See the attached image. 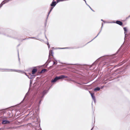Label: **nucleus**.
<instances>
[{
  "label": "nucleus",
  "instance_id": "obj_1",
  "mask_svg": "<svg viewBox=\"0 0 130 130\" xmlns=\"http://www.w3.org/2000/svg\"><path fill=\"white\" fill-rule=\"evenodd\" d=\"M30 89V88H29V90L28 92L26 93L25 94V95L23 100L22 101L21 103H23L24 101V99L26 98H27V99H28V100H30V102L31 103V104H32L33 103L34 101V100L35 98L37 96V92H35L32 96L30 98V99L29 98V90Z\"/></svg>",
  "mask_w": 130,
  "mask_h": 130
},
{
  "label": "nucleus",
  "instance_id": "obj_2",
  "mask_svg": "<svg viewBox=\"0 0 130 130\" xmlns=\"http://www.w3.org/2000/svg\"><path fill=\"white\" fill-rule=\"evenodd\" d=\"M50 87L47 90H45L41 93L40 95L38 96V98L39 100V103L40 104L41 101L43 99L44 95L47 93L48 90L50 89Z\"/></svg>",
  "mask_w": 130,
  "mask_h": 130
},
{
  "label": "nucleus",
  "instance_id": "obj_3",
  "mask_svg": "<svg viewBox=\"0 0 130 130\" xmlns=\"http://www.w3.org/2000/svg\"><path fill=\"white\" fill-rule=\"evenodd\" d=\"M53 53V52L52 50H50L49 51V54L48 56V59L47 60V61L45 63L44 65H43V66H45V67H46L49 63L50 62L51 60L50 59V56L51 55L53 56V55H51V54H52Z\"/></svg>",
  "mask_w": 130,
  "mask_h": 130
},
{
  "label": "nucleus",
  "instance_id": "obj_4",
  "mask_svg": "<svg viewBox=\"0 0 130 130\" xmlns=\"http://www.w3.org/2000/svg\"><path fill=\"white\" fill-rule=\"evenodd\" d=\"M107 23H116L120 26H122L123 25V23L121 21H119L117 20L116 21V22L114 21H112V22H106Z\"/></svg>",
  "mask_w": 130,
  "mask_h": 130
},
{
  "label": "nucleus",
  "instance_id": "obj_5",
  "mask_svg": "<svg viewBox=\"0 0 130 130\" xmlns=\"http://www.w3.org/2000/svg\"><path fill=\"white\" fill-rule=\"evenodd\" d=\"M9 70L10 71H14L15 72H22V71L20 70H14V69H1V70L2 71H3L4 70V71H6V70Z\"/></svg>",
  "mask_w": 130,
  "mask_h": 130
},
{
  "label": "nucleus",
  "instance_id": "obj_6",
  "mask_svg": "<svg viewBox=\"0 0 130 130\" xmlns=\"http://www.w3.org/2000/svg\"><path fill=\"white\" fill-rule=\"evenodd\" d=\"M56 78L57 79V80H59L64 78H68V77L67 76H65L64 75H61L60 76H56Z\"/></svg>",
  "mask_w": 130,
  "mask_h": 130
},
{
  "label": "nucleus",
  "instance_id": "obj_7",
  "mask_svg": "<svg viewBox=\"0 0 130 130\" xmlns=\"http://www.w3.org/2000/svg\"><path fill=\"white\" fill-rule=\"evenodd\" d=\"M91 95V96L94 102L95 103V101H96V99L94 95V93H91L90 92V91H89Z\"/></svg>",
  "mask_w": 130,
  "mask_h": 130
},
{
  "label": "nucleus",
  "instance_id": "obj_8",
  "mask_svg": "<svg viewBox=\"0 0 130 130\" xmlns=\"http://www.w3.org/2000/svg\"><path fill=\"white\" fill-rule=\"evenodd\" d=\"M57 3L55 1H53L51 4L50 5L52 7H54L56 6Z\"/></svg>",
  "mask_w": 130,
  "mask_h": 130
},
{
  "label": "nucleus",
  "instance_id": "obj_9",
  "mask_svg": "<svg viewBox=\"0 0 130 130\" xmlns=\"http://www.w3.org/2000/svg\"><path fill=\"white\" fill-rule=\"evenodd\" d=\"M10 123V122L7 120H3L2 122V124H9Z\"/></svg>",
  "mask_w": 130,
  "mask_h": 130
},
{
  "label": "nucleus",
  "instance_id": "obj_10",
  "mask_svg": "<svg viewBox=\"0 0 130 130\" xmlns=\"http://www.w3.org/2000/svg\"><path fill=\"white\" fill-rule=\"evenodd\" d=\"M37 71V69L35 68H33L32 70V74H34L36 73Z\"/></svg>",
  "mask_w": 130,
  "mask_h": 130
},
{
  "label": "nucleus",
  "instance_id": "obj_11",
  "mask_svg": "<svg viewBox=\"0 0 130 130\" xmlns=\"http://www.w3.org/2000/svg\"><path fill=\"white\" fill-rule=\"evenodd\" d=\"M57 81V79L56 77L54 79H52V80L51 81V82L52 83H54L56 82Z\"/></svg>",
  "mask_w": 130,
  "mask_h": 130
},
{
  "label": "nucleus",
  "instance_id": "obj_12",
  "mask_svg": "<svg viewBox=\"0 0 130 130\" xmlns=\"http://www.w3.org/2000/svg\"><path fill=\"white\" fill-rule=\"evenodd\" d=\"M47 71V70L45 69H43L40 72V73H42L46 72Z\"/></svg>",
  "mask_w": 130,
  "mask_h": 130
},
{
  "label": "nucleus",
  "instance_id": "obj_13",
  "mask_svg": "<svg viewBox=\"0 0 130 130\" xmlns=\"http://www.w3.org/2000/svg\"><path fill=\"white\" fill-rule=\"evenodd\" d=\"M100 88L99 87H97L94 89V91H99L100 90Z\"/></svg>",
  "mask_w": 130,
  "mask_h": 130
},
{
  "label": "nucleus",
  "instance_id": "obj_14",
  "mask_svg": "<svg viewBox=\"0 0 130 130\" xmlns=\"http://www.w3.org/2000/svg\"><path fill=\"white\" fill-rule=\"evenodd\" d=\"M6 0H4L3 1V2L0 4V7L1 8L2 6L4 4H5L6 2H5V1Z\"/></svg>",
  "mask_w": 130,
  "mask_h": 130
},
{
  "label": "nucleus",
  "instance_id": "obj_15",
  "mask_svg": "<svg viewBox=\"0 0 130 130\" xmlns=\"http://www.w3.org/2000/svg\"><path fill=\"white\" fill-rule=\"evenodd\" d=\"M35 76L34 75H32L30 74V75L28 76H27L30 79H31L32 78V76Z\"/></svg>",
  "mask_w": 130,
  "mask_h": 130
},
{
  "label": "nucleus",
  "instance_id": "obj_16",
  "mask_svg": "<svg viewBox=\"0 0 130 130\" xmlns=\"http://www.w3.org/2000/svg\"><path fill=\"white\" fill-rule=\"evenodd\" d=\"M101 30H100V31L99 32V33L91 41H90V42H88V43H87V44H88V43H89L90 42H91V41H92L95 38H96L98 36V35H99V34L100 33V32H101Z\"/></svg>",
  "mask_w": 130,
  "mask_h": 130
},
{
  "label": "nucleus",
  "instance_id": "obj_17",
  "mask_svg": "<svg viewBox=\"0 0 130 130\" xmlns=\"http://www.w3.org/2000/svg\"><path fill=\"white\" fill-rule=\"evenodd\" d=\"M123 29L124 31V34H125H125L127 31V29L126 27H124Z\"/></svg>",
  "mask_w": 130,
  "mask_h": 130
},
{
  "label": "nucleus",
  "instance_id": "obj_18",
  "mask_svg": "<svg viewBox=\"0 0 130 130\" xmlns=\"http://www.w3.org/2000/svg\"><path fill=\"white\" fill-rule=\"evenodd\" d=\"M51 12H50V11H49V12H48V15H47V18H46V22L45 23V26H46V22H47V19L48 18V16L49 15V14H50V13Z\"/></svg>",
  "mask_w": 130,
  "mask_h": 130
},
{
  "label": "nucleus",
  "instance_id": "obj_19",
  "mask_svg": "<svg viewBox=\"0 0 130 130\" xmlns=\"http://www.w3.org/2000/svg\"><path fill=\"white\" fill-rule=\"evenodd\" d=\"M100 58H99L98 59H97V60L96 61L94 62L93 63V64H92V65H94L95 63H97L98 62V61L99 60V59Z\"/></svg>",
  "mask_w": 130,
  "mask_h": 130
},
{
  "label": "nucleus",
  "instance_id": "obj_20",
  "mask_svg": "<svg viewBox=\"0 0 130 130\" xmlns=\"http://www.w3.org/2000/svg\"><path fill=\"white\" fill-rule=\"evenodd\" d=\"M70 48L68 47H66L64 48H58L59 49H69Z\"/></svg>",
  "mask_w": 130,
  "mask_h": 130
},
{
  "label": "nucleus",
  "instance_id": "obj_21",
  "mask_svg": "<svg viewBox=\"0 0 130 130\" xmlns=\"http://www.w3.org/2000/svg\"><path fill=\"white\" fill-rule=\"evenodd\" d=\"M124 63V62H123L122 63H120V64H119L118 65H117V66H115V67H118L120 66H121V65L123 64Z\"/></svg>",
  "mask_w": 130,
  "mask_h": 130
},
{
  "label": "nucleus",
  "instance_id": "obj_22",
  "mask_svg": "<svg viewBox=\"0 0 130 130\" xmlns=\"http://www.w3.org/2000/svg\"><path fill=\"white\" fill-rule=\"evenodd\" d=\"M57 64V62H55L54 61H53V65H56Z\"/></svg>",
  "mask_w": 130,
  "mask_h": 130
},
{
  "label": "nucleus",
  "instance_id": "obj_23",
  "mask_svg": "<svg viewBox=\"0 0 130 130\" xmlns=\"http://www.w3.org/2000/svg\"><path fill=\"white\" fill-rule=\"evenodd\" d=\"M87 6L89 7V8H90V9L93 12H95L92 9V8L90 7L89 5H87Z\"/></svg>",
  "mask_w": 130,
  "mask_h": 130
},
{
  "label": "nucleus",
  "instance_id": "obj_24",
  "mask_svg": "<svg viewBox=\"0 0 130 130\" xmlns=\"http://www.w3.org/2000/svg\"><path fill=\"white\" fill-rule=\"evenodd\" d=\"M120 69H121V68H119V69H116L115 70V72H117L118 71L120 70H121Z\"/></svg>",
  "mask_w": 130,
  "mask_h": 130
},
{
  "label": "nucleus",
  "instance_id": "obj_25",
  "mask_svg": "<svg viewBox=\"0 0 130 130\" xmlns=\"http://www.w3.org/2000/svg\"><path fill=\"white\" fill-rule=\"evenodd\" d=\"M18 58H19V62H20V59L19 57V51H18Z\"/></svg>",
  "mask_w": 130,
  "mask_h": 130
},
{
  "label": "nucleus",
  "instance_id": "obj_26",
  "mask_svg": "<svg viewBox=\"0 0 130 130\" xmlns=\"http://www.w3.org/2000/svg\"><path fill=\"white\" fill-rule=\"evenodd\" d=\"M29 39V38H26L25 39H23L22 41L24 40H27V39Z\"/></svg>",
  "mask_w": 130,
  "mask_h": 130
},
{
  "label": "nucleus",
  "instance_id": "obj_27",
  "mask_svg": "<svg viewBox=\"0 0 130 130\" xmlns=\"http://www.w3.org/2000/svg\"><path fill=\"white\" fill-rule=\"evenodd\" d=\"M53 7H51L50 9V12H51V11H52V10L53 9Z\"/></svg>",
  "mask_w": 130,
  "mask_h": 130
},
{
  "label": "nucleus",
  "instance_id": "obj_28",
  "mask_svg": "<svg viewBox=\"0 0 130 130\" xmlns=\"http://www.w3.org/2000/svg\"><path fill=\"white\" fill-rule=\"evenodd\" d=\"M103 23H102V26L101 27V31L102 30V28L103 27Z\"/></svg>",
  "mask_w": 130,
  "mask_h": 130
},
{
  "label": "nucleus",
  "instance_id": "obj_29",
  "mask_svg": "<svg viewBox=\"0 0 130 130\" xmlns=\"http://www.w3.org/2000/svg\"><path fill=\"white\" fill-rule=\"evenodd\" d=\"M37 39V40H39V39ZM40 40V41H42V42H44V40H42V39H41V40Z\"/></svg>",
  "mask_w": 130,
  "mask_h": 130
},
{
  "label": "nucleus",
  "instance_id": "obj_30",
  "mask_svg": "<svg viewBox=\"0 0 130 130\" xmlns=\"http://www.w3.org/2000/svg\"><path fill=\"white\" fill-rule=\"evenodd\" d=\"M29 38H31V39H35V37H29Z\"/></svg>",
  "mask_w": 130,
  "mask_h": 130
},
{
  "label": "nucleus",
  "instance_id": "obj_31",
  "mask_svg": "<svg viewBox=\"0 0 130 130\" xmlns=\"http://www.w3.org/2000/svg\"><path fill=\"white\" fill-rule=\"evenodd\" d=\"M32 84V81H31V80H30V85H31V84Z\"/></svg>",
  "mask_w": 130,
  "mask_h": 130
},
{
  "label": "nucleus",
  "instance_id": "obj_32",
  "mask_svg": "<svg viewBox=\"0 0 130 130\" xmlns=\"http://www.w3.org/2000/svg\"><path fill=\"white\" fill-rule=\"evenodd\" d=\"M75 82L76 83H77L78 84H80V85H81V84L79 83H78L77 82Z\"/></svg>",
  "mask_w": 130,
  "mask_h": 130
},
{
  "label": "nucleus",
  "instance_id": "obj_33",
  "mask_svg": "<svg viewBox=\"0 0 130 130\" xmlns=\"http://www.w3.org/2000/svg\"><path fill=\"white\" fill-rule=\"evenodd\" d=\"M119 52V50L117 51V52L115 54L116 55V54H117Z\"/></svg>",
  "mask_w": 130,
  "mask_h": 130
},
{
  "label": "nucleus",
  "instance_id": "obj_34",
  "mask_svg": "<svg viewBox=\"0 0 130 130\" xmlns=\"http://www.w3.org/2000/svg\"><path fill=\"white\" fill-rule=\"evenodd\" d=\"M9 37H12V38H15L14 37H13V36H10ZM15 39H16V38H15Z\"/></svg>",
  "mask_w": 130,
  "mask_h": 130
},
{
  "label": "nucleus",
  "instance_id": "obj_35",
  "mask_svg": "<svg viewBox=\"0 0 130 130\" xmlns=\"http://www.w3.org/2000/svg\"><path fill=\"white\" fill-rule=\"evenodd\" d=\"M23 72L24 73H25V75L26 76H28V75L26 74V73H25V72Z\"/></svg>",
  "mask_w": 130,
  "mask_h": 130
},
{
  "label": "nucleus",
  "instance_id": "obj_36",
  "mask_svg": "<svg viewBox=\"0 0 130 130\" xmlns=\"http://www.w3.org/2000/svg\"><path fill=\"white\" fill-rule=\"evenodd\" d=\"M54 60L56 61V62H57V60L55 59V58H54Z\"/></svg>",
  "mask_w": 130,
  "mask_h": 130
},
{
  "label": "nucleus",
  "instance_id": "obj_37",
  "mask_svg": "<svg viewBox=\"0 0 130 130\" xmlns=\"http://www.w3.org/2000/svg\"><path fill=\"white\" fill-rule=\"evenodd\" d=\"M53 66V65L52 66H50L49 68H51Z\"/></svg>",
  "mask_w": 130,
  "mask_h": 130
},
{
  "label": "nucleus",
  "instance_id": "obj_38",
  "mask_svg": "<svg viewBox=\"0 0 130 130\" xmlns=\"http://www.w3.org/2000/svg\"><path fill=\"white\" fill-rule=\"evenodd\" d=\"M104 87V86H101V89H102V88H103Z\"/></svg>",
  "mask_w": 130,
  "mask_h": 130
},
{
  "label": "nucleus",
  "instance_id": "obj_39",
  "mask_svg": "<svg viewBox=\"0 0 130 130\" xmlns=\"http://www.w3.org/2000/svg\"><path fill=\"white\" fill-rule=\"evenodd\" d=\"M45 37L46 38L47 40H48L47 39V37H46V36L45 35Z\"/></svg>",
  "mask_w": 130,
  "mask_h": 130
},
{
  "label": "nucleus",
  "instance_id": "obj_40",
  "mask_svg": "<svg viewBox=\"0 0 130 130\" xmlns=\"http://www.w3.org/2000/svg\"><path fill=\"white\" fill-rule=\"evenodd\" d=\"M31 113H30V112L29 114L27 115V116H28L29 115V114H30V115L31 114Z\"/></svg>",
  "mask_w": 130,
  "mask_h": 130
},
{
  "label": "nucleus",
  "instance_id": "obj_41",
  "mask_svg": "<svg viewBox=\"0 0 130 130\" xmlns=\"http://www.w3.org/2000/svg\"><path fill=\"white\" fill-rule=\"evenodd\" d=\"M48 48H50V45H48Z\"/></svg>",
  "mask_w": 130,
  "mask_h": 130
},
{
  "label": "nucleus",
  "instance_id": "obj_42",
  "mask_svg": "<svg viewBox=\"0 0 130 130\" xmlns=\"http://www.w3.org/2000/svg\"><path fill=\"white\" fill-rule=\"evenodd\" d=\"M47 45H49V43H48V42L47 43Z\"/></svg>",
  "mask_w": 130,
  "mask_h": 130
},
{
  "label": "nucleus",
  "instance_id": "obj_43",
  "mask_svg": "<svg viewBox=\"0 0 130 130\" xmlns=\"http://www.w3.org/2000/svg\"><path fill=\"white\" fill-rule=\"evenodd\" d=\"M94 128V127H93L91 129V130H92V129H93V128Z\"/></svg>",
  "mask_w": 130,
  "mask_h": 130
},
{
  "label": "nucleus",
  "instance_id": "obj_44",
  "mask_svg": "<svg viewBox=\"0 0 130 130\" xmlns=\"http://www.w3.org/2000/svg\"><path fill=\"white\" fill-rule=\"evenodd\" d=\"M101 21H103H103H104V20H103V19H101Z\"/></svg>",
  "mask_w": 130,
  "mask_h": 130
},
{
  "label": "nucleus",
  "instance_id": "obj_45",
  "mask_svg": "<svg viewBox=\"0 0 130 130\" xmlns=\"http://www.w3.org/2000/svg\"><path fill=\"white\" fill-rule=\"evenodd\" d=\"M85 2V3H86V4L87 5H88V4L87 3H86V2Z\"/></svg>",
  "mask_w": 130,
  "mask_h": 130
},
{
  "label": "nucleus",
  "instance_id": "obj_46",
  "mask_svg": "<svg viewBox=\"0 0 130 130\" xmlns=\"http://www.w3.org/2000/svg\"><path fill=\"white\" fill-rule=\"evenodd\" d=\"M85 2V3H86V4L87 5H88V4L87 3H86V2Z\"/></svg>",
  "mask_w": 130,
  "mask_h": 130
},
{
  "label": "nucleus",
  "instance_id": "obj_47",
  "mask_svg": "<svg viewBox=\"0 0 130 130\" xmlns=\"http://www.w3.org/2000/svg\"><path fill=\"white\" fill-rule=\"evenodd\" d=\"M129 18V17H127V18H126V19H128Z\"/></svg>",
  "mask_w": 130,
  "mask_h": 130
},
{
  "label": "nucleus",
  "instance_id": "obj_48",
  "mask_svg": "<svg viewBox=\"0 0 130 130\" xmlns=\"http://www.w3.org/2000/svg\"><path fill=\"white\" fill-rule=\"evenodd\" d=\"M104 23H106V22L105 21H103V22Z\"/></svg>",
  "mask_w": 130,
  "mask_h": 130
},
{
  "label": "nucleus",
  "instance_id": "obj_49",
  "mask_svg": "<svg viewBox=\"0 0 130 130\" xmlns=\"http://www.w3.org/2000/svg\"><path fill=\"white\" fill-rule=\"evenodd\" d=\"M9 0H8L7 1V2H8L9 1Z\"/></svg>",
  "mask_w": 130,
  "mask_h": 130
},
{
  "label": "nucleus",
  "instance_id": "obj_50",
  "mask_svg": "<svg viewBox=\"0 0 130 130\" xmlns=\"http://www.w3.org/2000/svg\"><path fill=\"white\" fill-rule=\"evenodd\" d=\"M128 17H130V15L128 16Z\"/></svg>",
  "mask_w": 130,
  "mask_h": 130
},
{
  "label": "nucleus",
  "instance_id": "obj_51",
  "mask_svg": "<svg viewBox=\"0 0 130 130\" xmlns=\"http://www.w3.org/2000/svg\"><path fill=\"white\" fill-rule=\"evenodd\" d=\"M0 69V70H1V71H2L1 70V69Z\"/></svg>",
  "mask_w": 130,
  "mask_h": 130
},
{
  "label": "nucleus",
  "instance_id": "obj_52",
  "mask_svg": "<svg viewBox=\"0 0 130 130\" xmlns=\"http://www.w3.org/2000/svg\"><path fill=\"white\" fill-rule=\"evenodd\" d=\"M19 45H20V44H19V45H18V46H19Z\"/></svg>",
  "mask_w": 130,
  "mask_h": 130
},
{
  "label": "nucleus",
  "instance_id": "obj_53",
  "mask_svg": "<svg viewBox=\"0 0 130 130\" xmlns=\"http://www.w3.org/2000/svg\"><path fill=\"white\" fill-rule=\"evenodd\" d=\"M34 114V113H33L32 114V116Z\"/></svg>",
  "mask_w": 130,
  "mask_h": 130
},
{
  "label": "nucleus",
  "instance_id": "obj_54",
  "mask_svg": "<svg viewBox=\"0 0 130 130\" xmlns=\"http://www.w3.org/2000/svg\"><path fill=\"white\" fill-rule=\"evenodd\" d=\"M83 84H85V83H84Z\"/></svg>",
  "mask_w": 130,
  "mask_h": 130
},
{
  "label": "nucleus",
  "instance_id": "obj_55",
  "mask_svg": "<svg viewBox=\"0 0 130 130\" xmlns=\"http://www.w3.org/2000/svg\"><path fill=\"white\" fill-rule=\"evenodd\" d=\"M53 1H54V0H53Z\"/></svg>",
  "mask_w": 130,
  "mask_h": 130
},
{
  "label": "nucleus",
  "instance_id": "obj_56",
  "mask_svg": "<svg viewBox=\"0 0 130 130\" xmlns=\"http://www.w3.org/2000/svg\"><path fill=\"white\" fill-rule=\"evenodd\" d=\"M41 130H42L41 129Z\"/></svg>",
  "mask_w": 130,
  "mask_h": 130
}]
</instances>
